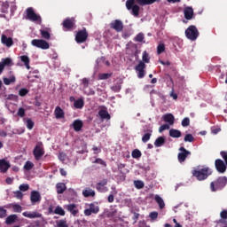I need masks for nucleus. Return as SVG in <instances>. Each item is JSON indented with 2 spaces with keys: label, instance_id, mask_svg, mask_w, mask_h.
Returning a JSON list of instances; mask_svg holds the SVG:
<instances>
[{
  "label": "nucleus",
  "instance_id": "obj_2",
  "mask_svg": "<svg viewBox=\"0 0 227 227\" xmlns=\"http://www.w3.org/2000/svg\"><path fill=\"white\" fill-rule=\"evenodd\" d=\"M192 175L197 178L199 182H203V180H207V178L212 175V168L205 165H199L192 171Z\"/></svg>",
  "mask_w": 227,
  "mask_h": 227
},
{
  "label": "nucleus",
  "instance_id": "obj_41",
  "mask_svg": "<svg viewBox=\"0 0 227 227\" xmlns=\"http://www.w3.org/2000/svg\"><path fill=\"white\" fill-rule=\"evenodd\" d=\"M54 214H56L57 215H65V209L58 206L54 210Z\"/></svg>",
  "mask_w": 227,
  "mask_h": 227
},
{
  "label": "nucleus",
  "instance_id": "obj_26",
  "mask_svg": "<svg viewBox=\"0 0 227 227\" xmlns=\"http://www.w3.org/2000/svg\"><path fill=\"white\" fill-rule=\"evenodd\" d=\"M82 196L84 198H95L96 192L91 188H86L82 191Z\"/></svg>",
  "mask_w": 227,
  "mask_h": 227
},
{
  "label": "nucleus",
  "instance_id": "obj_34",
  "mask_svg": "<svg viewBox=\"0 0 227 227\" xmlns=\"http://www.w3.org/2000/svg\"><path fill=\"white\" fill-rule=\"evenodd\" d=\"M17 221V215H10L9 216H7L5 223L7 224H13V223H15Z\"/></svg>",
  "mask_w": 227,
  "mask_h": 227
},
{
  "label": "nucleus",
  "instance_id": "obj_8",
  "mask_svg": "<svg viewBox=\"0 0 227 227\" xmlns=\"http://www.w3.org/2000/svg\"><path fill=\"white\" fill-rule=\"evenodd\" d=\"M27 12V19L31 20L32 22H38V24H42V16L35 13V10L33 7H28L26 10Z\"/></svg>",
  "mask_w": 227,
  "mask_h": 227
},
{
  "label": "nucleus",
  "instance_id": "obj_24",
  "mask_svg": "<svg viewBox=\"0 0 227 227\" xmlns=\"http://www.w3.org/2000/svg\"><path fill=\"white\" fill-rule=\"evenodd\" d=\"M184 19H186V20H192V17H194V10L192 7L184 8Z\"/></svg>",
  "mask_w": 227,
  "mask_h": 227
},
{
  "label": "nucleus",
  "instance_id": "obj_35",
  "mask_svg": "<svg viewBox=\"0 0 227 227\" xmlns=\"http://www.w3.org/2000/svg\"><path fill=\"white\" fill-rule=\"evenodd\" d=\"M111 77H113V73H102L98 74V79H100V81H106Z\"/></svg>",
  "mask_w": 227,
  "mask_h": 227
},
{
  "label": "nucleus",
  "instance_id": "obj_17",
  "mask_svg": "<svg viewBox=\"0 0 227 227\" xmlns=\"http://www.w3.org/2000/svg\"><path fill=\"white\" fill-rule=\"evenodd\" d=\"M9 168H12L10 161L6 159H0V173H7Z\"/></svg>",
  "mask_w": 227,
  "mask_h": 227
},
{
  "label": "nucleus",
  "instance_id": "obj_40",
  "mask_svg": "<svg viewBox=\"0 0 227 227\" xmlns=\"http://www.w3.org/2000/svg\"><path fill=\"white\" fill-rule=\"evenodd\" d=\"M166 51V45L162 43H159L157 46V54H162Z\"/></svg>",
  "mask_w": 227,
  "mask_h": 227
},
{
  "label": "nucleus",
  "instance_id": "obj_63",
  "mask_svg": "<svg viewBox=\"0 0 227 227\" xmlns=\"http://www.w3.org/2000/svg\"><path fill=\"white\" fill-rule=\"evenodd\" d=\"M139 213L133 212V217L132 219L134 220V223H137V219H139Z\"/></svg>",
  "mask_w": 227,
  "mask_h": 227
},
{
  "label": "nucleus",
  "instance_id": "obj_28",
  "mask_svg": "<svg viewBox=\"0 0 227 227\" xmlns=\"http://www.w3.org/2000/svg\"><path fill=\"white\" fill-rule=\"evenodd\" d=\"M3 81L5 86H10V84H13L17 82V78L15 77V75H11L9 78L4 77Z\"/></svg>",
  "mask_w": 227,
  "mask_h": 227
},
{
  "label": "nucleus",
  "instance_id": "obj_7",
  "mask_svg": "<svg viewBox=\"0 0 227 227\" xmlns=\"http://www.w3.org/2000/svg\"><path fill=\"white\" fill-rule=\"evenodd\" d=\"M89 35L86 27H82V29L76 32L74 40L76 43H84L88 40Z\"/></svg>",
  "mask_w": 227,
  "mask_h": 227
},
{
  "label": "nucleus",
  "instance_id": "obj_45",
  "mask_svg": "<svg viewBox=\"0 0 227 227\" xmlns=\"http://www.w3.org/2000/svg\"><path fill=\"white\" fill-rule=\"evenodd\" d=\"M134 185L136 189H143L145 187V183H143V181L137 180L134 182Z\"/></svg>",
  "mask_w": 227,
  "mask_h": 227
},
{
  "label": "nucleus",
  "instance_id": "obj_46",
  "mask_svg": "<svg viewBox=\"0 0 227 227\" xmlns=\"http://www.w3.org/2000/svg\"><path fill=\"white\" fill-rule=\"evenodd\" d=\"M182 127H189L191 125V119L189 117H185L183 119L181 122Z\"/></svg>",
  "mask_w": 227,
  "mask_h": 227
},
{
  "label": "nucleus",
  "instance_id": "obj_56",
  "mask_svg": "<svg viewBox=\"0 0 227 227\" xmlns=\"http://www.w3.org/2000/svg\"><path fill=\"white\" fill-rule=\"evenodd\" d=\"M164 130H169L168 124H163L159 128V132H164Z\"/></svg>",
  "mask_w": 227,
  "mask_h": 227
},
{
  "label": "nucleus",
  "instance_id": "obj_29",
  "mask_svg": "<svg viewBox=\"0 0 227 227\" xmlns=\"http://www.w3.org/2000/svg\"><path fill=\"white\" fill-rule=\"evenodd\" d=\"M57 193L63 194L67 191V184L65 183H58L56 184Z\"/></svg>",
  "mask_w": 227,
  "mask_h": 227
},
{
  "label": "nucleus",
  "instance_id": "obj_19",
  "mask_svg": "<svg viewBox=\"0 0 227 227\" xmlns=\"http://www.w3.org/2000/svg\"><path fill=\"white\" fill-rule=\"evenodd\" d=\"M98 116L102 121L106 120H111V114H109V112H107V107L103 106L102 109H99L98 111Z\"/></svg>",
  "mask_w": 227,
  "mask_h": 227
},
{
  "label": "nucleus",
  "instance_id": "obj_48",
  "mask_svg": "<svg viewBox=\"0 0 227 227\" xmlns=\"http://www.w3.org/2000/svg\"><path fill=\"white\" fill-rule=\"evenodd\" d=\"M12 209H13V212H17V213L20 214V212H22V206H20L19 204H13Z\"/></svg>",
  "mask_w": 227,
  "mask_h": 227
},
{
  "label": "nucleus",
  "instance_id": "obj_39",
  "mask_svg": "<svg viewBox=\"0 0 227 227\" xmlns=\"http://www.w3.org/2000/svg\"><path fill=\"white\" fill-rule=\"evenodd\" d=\"M141 155H142L141 151H139L138 149H135L131 153V157L133 159H140Z\"/></svg>",
  "mask_w": 227,
  "mask_h": 227
},
{
  "label": "nucleus",
  "instance_id": "obj_50",
  "mask_svg": "<svg viewBox=\"0 0 227 227\" xmlns=\"http://www.w3.org/2000/svg\"><path fill=\"white\" fill-rule=\"evenodd\" d=\"M19 189L21 192H26V191H29V184H20Z\"/></svg>",
  "mask_w": 227,
  "mask_h": 227
},
{
  "label": "nucleus",
  "instance_id": "obj_23",
  "mask_svg": "<svg viewBox=\"0 0 227 227\" xmlns=\"http://www.w3.org/2000/svg\"><path fill=\"white\" fill-rule=\"evenodd\" d=\"M72 126L75 132H81V130H82V127H84V123L81 120H74Z\"/></svg>",
  "mask_w": 227,
  "mask_h": 227
},
{
  "label": "nucleus",
  "instance_id": "obj_9",
  "mask_svg": "<svg viewBox=\"0 0 227 227\" xmlns=\"http://www.w3.org/2000/svg\"><path fill=\"white\" fill-rule=\"evenodd\" d=\"M31 43L34 47H37V49H43V51L49 49L50 47L49 43L43 39H33Z\"/></svg>",
  "mask_w": 227,
  "mask_h": 227
},
{
  "label": "nucleus",
  "instance_id": "obj_1",
  "mask_svg": "<svg viewBox=\"0 0 227 227\" xmlns=\"http://www.w3.org/2000/svg\"><path fill=\"white\" fill-rule=\"evenodd\" d=\"M136 3H137L138 5L136 4ZM154 3H159V0H127L126 8L129 12L131 11V14L134 15V17H139V10H141L139 6H149Z\"/></svg>",
  "mask_w": 227,
  "mask_h": 227
},
{
  "label": "nucleus",
  "instance_id": "obj_31",
  "mask_svg": "<svg viewBox=\"0 0 227 227\" xmlns=\"http://www.w3.org/2000/svg\"><path fill=\"white\" fill-rule=\"evenodd\" d=\"M165 143L166 138H164V137H159L154 142V146H156V148H160V146H162Z\"/></svg>",
  "mask_w": 227,
  "mask_h": 227
},
{
  "label": "nucleus",
  "instance_id": "obj_10",
  "mask_svg": "<svg viewBox=\"0 0 227 227\" xmlns=\"http://www.w3.org/2000/svg\"><path fill=\"white\" fill-rule=\"evenodd\" d=\"M227 164L221 159H216L215 160V168L218 173L223 174L226 173Z\"/></svg>",
  "mask_w": 227,
  "mask_h": 227
},
{
  "label": "nucleus",
  "instance_id": "obj_61",
  "mask_svg": "<svg viewBox=\"0 0 227 227\" xmlns=\"http://www.w3.org/2000/svg\"><path fill=\"white\" fill-rule=\"evenodd\" d=\"M6 217V209L0 207V219Z\"/></svg>",
  "mask_w": 227,
  "mask_h": 227
},
{
  "label": "nucleus",
  "instance_id": "obj_20",
  "mask_svg": "<svg viewBox=\"0 0 227 227\" xmlns=\"http://www.w3.org/2000/svg\"><path fill=\"white\" fill-rule=\"evenodd\" d=\"M144 136L142 137V142L144 143H148L152 137V134L153 133V130L152 128L147 127L146 129H144Z\"/></svg>",
  "mask_w": 227,
  "mask_h": 227
},
{
  "label": "nucleus",
  "instance_id": "obj_43",
  "mask_svg": "<svg viewBox=\"0 0 227 227\" xmlns=\"http://www.w3.org/2000/svg\"><path fill=\"white\" fill-rule=\"evenodd\" d=\"M185 143H194V137L192 134H186L184 137Z\"/></svg>",
  "mask_w": 227,
  "mask_h": 227
},
{
  "label": "nucleus",
  "instance_id": "obj_14",
  "mask_svg": "<svg viewBox=\"0 0 227 227\" xmlns=\"http://www.w3.org/2000/svg\"><path fill=\"white\" fill-rule=\"evenodd\" d=\"M30 201L32 205H36V203L42 201V195L38 191H32L30 193Z\"/></svg>",
  "mask_w": 227,
  "mask_h": 227
},
{
  "label": "nucleus",
  "instance_id": "obj_42",
  "mask_svg": "<svg viewBox=\"0 0 227 227\" xmlns=\"http://www.w3.org/2000/svg\"><path fill=\"white\" fill-rule=\"evenodd\" d=\"M26 124H27V129H28V130H33V128L35 127V121H33V120L27 119Z\"/></svg>",
  "mask_w": 227,
  "mask_h": 227
},
{
  "label": "nucleus",
  "instance_id": "obj_3",
  "mask_svg": "<svg viewBox=\"0 0 227 227\" xmlns=\"http://www.w3.org/2000/svg\"><path fill=\"white\" fill-rule=\"evenodd\" d=\"M145 63H150V55L146 51L143 52L142 55V60L138 62V65L136 66L135 70L137 72V77L138 79H143L145 77L146 72L145 69L146 68V64Z\"/></svg>",
  "mask_w": 227,
  "mask_h": 227
},
{
  "label": "nucleus",
  "instance_id": "obj_30",
  "mask_svg": "<svg viewBox=\"0 0 227 227\" xmlns=\"http://www.w3.org/2000/svg\"><path fill=\"white\" fill-rule=\"evenodd\" d=\"M169 136L170 137H176V138L182 137V131L176 129H171L169 130Z\"/></svg>",
  "mask_w": 227,
  "mask_h": 227
},
{
  "label": "nucleus",
  "instance_id": "obj_25",
  "mask_svg": "<svg viewBox=\"0 0 227 227\" xmlns=\"http://www.w3.org/2000/svg\"><path fill=\"white\" fill-rule=\"evenodd\" d=\"M163 121L170 125H175V116L173 114H166L162 116Z\"/></svg>",
  "mask_w": 227,
  "mask_h": 227
},
{
  "label": "nucleus",
  "instance_id": "obj_53",
  "mask_svg": "<svg viewBox=\"0 0 227 227\" xmlns=\"http://www.w3.org/2000/svg\"><path fill=\"white\" fill-rule=\"evenodd\" d=\"M57 227H68V223H67V220H59L57 222Z\"/></svg>",
  "mask_w": 227,
  "mask_h": 227
},
{
  "label": "nucleus",
  "instance_id": "obj_37",
  "mask_svg": "<svg viewBox=\"0 0 227 227\" xmlns=\"http://www.w3.org/2000/svg\"><path fill=\"white\" fill-rule=\"evenodd\" d=\"M135 42H139L140 43H146V42H145V34H137L135 37Z\"/></svg>",
  "mask_w": 227,
  "mask_h": 227
},
{
  "label": "nucleus",
  "instance_id": "obj_32",
  "mask_svg": "<svg viewBox=\"0 0 227 227\" xmlns=\"http://www.w3.org/2000/svg\"><path fill=\"white\" fill-rule=\"evenodd\" d=\"M154 200L156 203L159 205V207L160 209L164 208L166 207V204L164 203V200L160 198L159 195H155Z\"/></svg>",
  "mask_w": 227,
  "mask_h": 227
},
{
  "label": "nucleus",
  "instance_id": "obj_60",
  "mask_svg": "<svg viewBox=\"0 0 227 227\" xmlns=\"http://www.w3.org/2000/svg\"><path fill=\"white\" fill-rule=\"evenodd\" d=\"M220 217H221V219H223V220L227 219V210L226 209L222 210V212L220 213Z\"/></svg>",
  "mask_w": 227,
  "mask_h": 227
},
{
  "label": "nucleus",
  "instance_id": "obj_18",
  "mask_svg": "<svg viewBox=\"0 0 227 227\" xmlns=\"http://www.w3.org/2000/svg\"><path fill=\"white\" fill-rule=\"evenodd\" d=\"M4 67H13V61L10 58L2 59L0 62V74H3Z\"/></svg>",
  "mask_w": 227,
  "mask_h": 227
},
{
  "label": "nucleus",
  "instance_id": "obj_13",
  "mask_svg": "<svg viewBox=\"0 0 227 227\" xmlns=\"http://www.w3.org/2000/svg\"><path fill=\"white\" fill-rule=\"evenodd\" d=\"M62 26L67 31H72V29H74V26H75V20L74 18H67L63 20Z\"/></svg>",
  "mask_w": 227,
  "mask_h": 227
},
{
  "label": "nucleus",
  "instance_id": "obj_55",
  "mask_svg": "<svg viewBox=\"0 0 227 227\" xmlns=\"http://www.w3.org/2000/svg\"><path fill=\"white\" fill-rule=\"evenodd\" d=\"M93 164H100L101 166H107V164L106 163V161H104V160L100 159V158H97L94 161H92Z\"/></svg>",
  "mask_w": 227,
  "mask_h": 227
},
{
  "label": "nucleus",
  "instance_id": "obj_57",
  "mask_svg": "<svg viewBox=\"0 0 227 227\" xmlns=\"http://www.w3.org/2000/svg\"><path fill=\"white\" fill-rule=\"evenodd\" d=\"M14 196L15 198H17V200H22V198L24 197V194H22V192L17 191L14 192Z\"/></svg>",
  "mask_w": 227,
  "mask_h": 227
},
{
  "label": "nucleus",
  "instance_id": "obj_16",
  "mask_svg": "<svg viewBox=\"0 0 227 227\" xmlns=\"http://www.w3.org/2000/svg\"><path fill=\"white\" fill-rule=\"evenodd\" d=\"M1 43H3V45H5V47H12L13 45V38L12 37H8L6 35L3 34L1 35Z\"/></svg>",
  "mask_w": 227,
  "mask_h": 227
},
{
  "label": "nucleus",
  "instance_id": "obj_62",
  "mask_svg": "<svg viewBox=\"0 0 227 227\" xmlns=\"http://www.w3.org/2000/svg\"><path fill=\"white\" fill-rule=\"evenodd\" d=\"M83 88H88L90 86V80L88 78H83L82 80Z\"/></svg>",
  "mask_w": 227,
  "mask_h": 227
},
{
  "label": "nucleus",
  "instance_id": "obj_4",
  "mask_svg": "<svg viewBox=\"0 0 227 227\" xmlns=\"http://www.w3.org/2000/svg\"><path fill=\"white\" fill-rule=\"evenodd\" d=\"M227 177L220 176L215 181L210 183V189L212 192H215L216 191H221L226 187Z\"/></svg>",
  "mask_w": 227,
  "mask_h": 227
},
{
  "label": "nucleus",
  "instance_id": "obj_15",
  "mask_svg": "<svg viewBox=\"0 0 227 227\" xmlns=\"http://www.w3.org/2000/svg\"><path fill=\"white\" fill-rule=\"evenodd\" d=\"M106 185H107V179H103L101 182L97 183L96 189L98 192H107L109 189Z\"/></svg>",
  "mask_w": 227,
  "mask_h": 227
},
{
  "label": "nucleus",
  "instance_id": "obj_38",
  "mask_svg": "<svg viewBox=\"0 0 227 227\" xmlns=\"http://www.w3.org/2000/svg\"><path fill=\"white\" fill-rule=\"evenodd\" d=\"M90 209L94 214H98V212H100V207L93 203L90 204Z\"/></svg>",
  "mask_w": 227,
  "mask_h": 227
},
{
  "label": "nucleus",
  "instance_id": "obj_54",
  "mask_svg": "<svg viewBox=\"0 0 227 227\" xmlns=\"http://www.w3.org/2000/svg\"><path fill=\"white\" fill-rule=\"evenodd\" d=\"M17 114L20 116V118H24V116H26V109L20 107Z\"/></svg>",
  "mask_w": 227,
  "mask_h": 227
},
{
  "label": "nucleus",
  "instance_id": "obj_12",
  "mask_svg": "<svg viewBox=\"0 0 227 227\" xmlns=\"http://www.w3.org/2000/svg\"><path fill=\"white\" fill-rule=\"evenodd\" d=\"M111 29H114L116 33H121L123 31V21L121 20H115L110 23Z\"/></svg>",
  "mask_w": 227,
  "mask_h": 227
},
{
  "label": "nucleus",
  "instance_id": "obj_6",
  "mask_svg": "<svg viewBox=\"0 0 227 227\" xmlns=\"http://www.w3.org/2000/svg\"><path fill=\"white\" fill-rule=\"evenodd\" d=\"M33 155L35 160H41L43 155H45V149L43 148V144L38 142L33 150Z\"/></svg>",
  "mask_w": 227,
  "mask_h": 227
},
{
  "label": "nucleus",
  "instance_id": "obj_52",
  "mask_svg": "<svg viewBox=\"0 0 227 227\" xmlns=\"http://www.w3.org/2000/svg\"><path fill=\"white\" fill-rule=\"evenodd\" d=\"M219 81L222 84H227V73L224 74H221L220 77H219Z\"/></svg>",
  "mask_w": 227,
  "mask_h": 227
},
{
  "label": "nucleus",
  "instance_id": "obj_47",
  "mask_svg": "<svg viewBox=\"0 0 227 227\" xmlns=\"http://www.w3.org/2000/svg\"><path fill=\"white\" fill-rule=\"evenodd\" d=\"M34 166H35V164H33V162L27 161L24 165V169H26L27 171H31V169H33Z\"/></svg>",
  "mask_w": 227,
  "mask_h": 227
},
{
  "label": "nucleus",
  "instance_id": "obj_51",
  "mask_svg": "<svg viewBox=\"0 0 227 227\" xmlns=\"http://www.w3.org/2000/svg\"><path fill=\"white\" fill-rule=\"evenodd\" d=\"M27 93H29V90H27L26 88H22L19 90L20 97H26V95H27Z\"/></svg>",
  "mask_w": 227,
  "mask_h": 227
},
{
  "label": "nucleus",
  "instance_id": "obj_64",
  "mask_svg": "<svg viewBox=\"0 0 227 227\" xmlns=\"http://www.w3.org/2000/svg\"><path fill=\"white\" fill-rule=\"evenodd\" d=\"M93 213L91 212L90 208H87L84 210V215L90 216Z\"/></svg>",
  "mask_w": 227,
  "mask_h": 227
},
{
  "label": "nucleus",
  "instance_id": "obj_59",
  "mask_svg": "<svg viewBox=\"0 0 227 227\" xmlns=\"http://www.w3.org/2000/svg\"><path fill=\"white\" fill-rule=\"evenodd\" d=\"M220 155L223 159L225 164L227 165V151L220 152Z\"/></svg>",
  "mask_w": 227,
  "mask_h": 227
},
{
  "label": "nucleus",
  "instance_id": "obj_44",
  "mask_svg": "<svg viewBox=\"0 0 227 227\" xmlns=\"http://www.w3.org/2000/svg\"><path fill=\"white\" fill-rule=\"evenodd\" d=\"M41 36H42V38H44L45 40L51 39V34L47 30H41Z\"/></svg>",
  "mask_w": 227,
  "mask_h": 227
},
{
  "label": "nucleus",
  "instance_id": "obj_36",
  "mask_svg": "<svg viewBox=\"0 0 227 227\" xmlns=\"http://www.w3.org/2000/svg\"><path fill=\"white\" fill-rule=\"evenodd\" d=\"M74 106L75 107V109H82V107H84V100L82 99L75 100L74 103Z\"/></svg>",
  "mask_w": 227,
  "mask_h": 227
},
{
  "label": "nucleus",
  "instance_id": "obj_58",
  "mask_svg": "<svg viewBox=\"0 0 227 227\" xmlns=\"http://www.w3.org/2000/svg\"><path fill=\"white\" fill-rule=\"evenodd\" d=\"M150 219H152L153 221H155V219H157V217H159V213L157 212H151L149 215Z\"/></svg>",
  "mask_w": 227,
  "mask_h": 227
},
{
  "label": "nucleus",
  "instance_id": "obj_5",
  "mask_svg": "<svg viewBox=\"0 0 227 227\" xmlns=\"http://www.w3.org/2000/svg\"><path fill=\"white\" fill-rule=\"evenodd\" d=\"M185 36L188 38V40L194 42L195 40H198V36H200V31H198L196 26L191 25L185 30Z\"/></svg>",
  "mask_w": 227,
  "mask_h": 227
},
{
  "label": "nucleus",
  "instance_id": "obj_21",
  "mask_svg": "<svg viewBox=\"0 0 227 227\" xmlns=\"http://www.w3.org/2000/svg\"><path fill=\"white\" fill-rule=\"evenodd\" d=\"M24 217H27L28 219H38L42 217V214L38 213L37 211L28 212L25 211L22 213Z\"/></svg>",
  "mask_w": 227,
  "mask_h": 227
},
{
  "label": "nucleus",
  "instance_id": "obj_27",
  "mask_svg": "<svg viewBox=\"0 0 227 227\" xmlns=\"http://www.w3.org/2000/svg\"><path fill=\"white\" fill-rule=\"evenodd\" d=\"M54 114L57 120H61V118H65V112L63 111V109H61L60 106H56Z\"/></svg>",
  "mask_w": 227,
  "mask_h": 227
},
{
  "label": "nucleus",
  "instance_id": "obj_49",
  "mask_svg": "<svg viewBox=\"0 0 227 227\" xmlns=\"http://www.w3.org/2000/svg\"><path fill=\"white\" fill-rule=\"evenodd\" d=\"M112 91H115L116 93L120 92L121 90V83H116L115 85L111 87Z\"/></svg>",
  "mask_w": 227,
  "mask_h": 227
},
{
  "label": "nucleus",
  "instance_id": "obj_22",
  "mask_svg": "<svg viewBox=\"0 0 227 227\" xmlns=\"http://www.w3.org/2000/svg\"><path fill=\"white\" fill-rule=\"evenodd\" d=\"M66 208L67 212H70V214L74 215V217L79 214V209H77L76 204H68L66 206Z\"/></svg>",
  "mask_w": 227,
  "mask_h": 227
},
{
  "label": "nucleus",
  "instance_id": "obj_11",
  "mask_svg": "<svg viewBox=\"0 0 227 227\" xmlns=\"http://www.w3.org/2000/svg\"><path fill=\"white\" fill-rule=\"evenodd\" d=\"M179 153L177 154V159L180 163L185 162V160L189 155H191V152L185 149V147L182 146L179 148Z\"/></svg>",
  "mask_w": 227,
  "mask_h": 227
},
{
  "label": "nucleus",
  "instance_id": "obj_33",
  "mask_svg": "<svg viewBox=\"0 0 227 227\" xmlns=\"http://www.w3.org/2000/svg\"><path fill=\"white\" fill-rule=\"evenodd\" d=\"M20 59L22 63H24L26 68L29 70L31 68V67L29 66V57H27V55H22L20 57Z\"/></svg>",
  "mask_w": 227,
  "mask_h": 227
}]
</instances>
